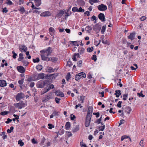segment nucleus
Returning a JSON list of instances; mask_svg holds the SVG:
<instances>
[{"label":"nucleus","instance_id":"nucleus-1","mask_svg":"<svg viewBox=\"0 0 147 147\" xmlns=\"http://www.w3.org/2000/svg\"><path fill=\"white\" fill-rule=\"evenodd\" d=\"M53 49L50 47H48L47 49L42 50L40 51V52L41 53V56L44 55L45 56L50 55L53 52Z\"/></svg>","mask_w":147,"mask_h":147},{"label":"nucleus","instance_id":"nucleus-2","mask_svg":"<svg viewBox=\"0 0 147 147\" xmlns=\"http://www.w3.org/2000/svg\"><path fill=\"white\" fill-rule=\"evenodd\" d=\"M42 59L43 60L49 61H51L53 62H55V61L58 60V58L56 57L49 58V57L45 56L44 55L42 56Z\"/></svg>","mask_w":147,"mask_h":147},{"label":"nucleus","instance_id":"nucleus-3","mask_svg":"<svg viewBox=\"0 0 147 147\" xmlns=\"http://www.w3.org/2000/svg\"><path fill=\"white\" fill-rule=\"evenodd\" d=\"M82 77L84 78L86 77V75L85 73L81 72L76 75L75 77V79L76 80H78Z\"/></svg>","mask_w":147,"mask_h":147},{"label":"nucleus","instance_id":"nucleus-4","mask_svg":"<svg viewBox=\"0 0 147 147\" xmlns=\"http://www.w3.org/2000/svg\"><path fill=\"white\" fill-rule=\"evenodd\" d=\"M25 94L22 92L18 93L16 95V99L18 101H20L21 99L25 97Z\"/></svg>","mask_w":147,"mask_h":147},{"label":"nucleus","instance_id":"nucleus-5","mask_svg":"<svg viewBox=\"0 0 147 147\" xmlns=\"http://www.w3.org/2000/svg\"><path fill=\"white\" fill-rule=\"evenodd\" d=\"M47 84V81H44L43 80H42L39 82L38 83V88H42L44 87V86L46 85V84Z\"/></svg>","mask_w":147,"mask_h":147},{"label":"nucleus","instance_id":"nucleus-6","mask_svg":"<svg viewBox=\"0 0 147 147\" xmlns=\"http://www.w3.org/2000/svg\"><path fill=\"white\" fill-rule=\"evenodd\" d=\"M97 7L98 9L101 11H104L107 9V6L103 4L99 5Z\"/></svg>","mask_w":147,"mask_h":147},{"label":"nucleus","instance_id":"nucleus-7","mask_svg":"<svg viewBox=\"0 0 147 147\" xmlns=\"http://www.w3.org/2000/svg\"><path fill=\"white\" fill-rule=\"evenodd\" d=\"M19 49L21 52H26L27 51V47L25 45H20L19 46Z\"/></svg>","mask_w":147,"mask_h":147},{"label":"nucleus","instance_id":"nucleus-8","mask_svg":"<svg viewBox=\"0 0 147 147\" xmlns=\"http://www.w3.org/2000/svg\"><path fill=\"white\" fill-rule=\"evenodd\" d=\"M91 118V117H88V115L86 117L85 122V126L86 127H88L89 125Z\"/></svg>","mask_w":147,"mask_h":147},{"label":"nucleus","instance_id":"nucleus-9","mask_svg":"<svg viewBox=\"0 0 147 147\" xmlns=\"http://www.w3.org/2000/svg\"><path fill=\"white\" fill-rule=\"evenodd\" d=\"M92 107H89L88 108V111L86 115V116L88 115V117H91L92 116Z\"/></svg>","mask_w":147,"mask_h":147},{"label":"nucleus","instance_id":"nucleus-10","mask_svg":"<svg viewBox=\"0 0 147 147\" xmlns=\"http://www.w3.org/2000/svg\"><path fill=\"white\" fill-rule=\"evenodd\" d=\"M17 69L19 72L22 73H24L25 71V69L22 66H18L17 67Z\"/></svg>","mask_w":147,"mask_h":147},{"label":"nucleus","instance_id":"nucleus-11","mask_svg":"<svg viewBox=\"0 0 147 147\" xmlns=\"http://www.w3.org/2000/svg\"><path fill=\"white\" fill-rule=\"evenodd\" d=\"M51 15V13L49 11H45L43 12L40 14L41 16H49Z\"/></svg>","mask_w":147,"mask_h":147},{"label":"nucleus","instance_id":"nucleus-12","mask_svg":"<svg viewBox=\"0 0 147 147\" xmlns=\"http://www.w3.org/2000/svg\"><path fill=\"white\" fill-rule=\"evenodd\" d=\"M98 17L99 19L102 22L105 20V15L103 13H100L98 15Z\"/></svg>","mask_w":147,"mask_h":147},{"label":"nucleus","instance_id":"nucleus-13","mask_svg":"<svg viewBox=\"0 0 147 147\" xmlns=\"http://www.w3.org/2000/svg\"><path fill=\"white\" fill-rule=\"evenodd\" d=\"M135 34L136 33L135 32L130 33L128 37V38L130 39L131 40H133L135 38Z\"/></svg>","mask_w":147,"mask_h":147},{"label":"nucleus","instance_id":"nucleus-14","mask_svg":"<svg viewBox=\"0 0 147 147\" xmlns=\"http://www.w3.org/2000/svg\"><path fill=\"white\" fill-rule=\"evenodd\" d=\"M55 69H53L50 67H48L46 69V71L47 72L49 73H52L54 72Z\"/></svg>","mask_w":147,"mask_h":147},{"label":"nucleus","instance_id":"nucleus-15","mask_svg":"<svg viewBox=\"0 0 147 147\" xmlns=\"http://www.w3.org/2000/svg\"><path fill=\"white\" fill-rule=\"evenodd\" d=\"M55 94L57 96H59L63 97L64 96V94L60 90H57L55 92Z\"/></svg>","mask_w":147,"mask_h":147},{"label":"nucleus","instance_id":"nucleus-16","mask_svg":"<svg viewBox=\"0 0 147 147\" xmlns=\"http://www.w3.org/2000/svg\"><path fill=\"white\" fill-rule=\"evenodd\" d=\"M7 85L6 82L5 81L3 80H0V86L4 87Z\"/></svg>","mask_w":147,"mask_h":147},{"label":"nucleus","instance_id":"nucleus-17","mask_svg":"<svg viewBox=\"0 0 147 147\" xmlns=\"http://www.w3.org/2000/svg\"><path fill=\"white\" fill-rule=\"evenodd\" d=\"M45 74L43 73L39 74L37 76V80L38 79H43L45 78Z\"/></svg>","mask_w":147,"mask_h":147},{"label":"nucleus","instance_id":"nucleus-18","mask_svg":"<svg viewBox=\"0 0 147 147\" xmlns=\"http://www.w3.org/2000/svg\"><path fill=\"white\" fill-rule=\"evenodd\" d=\"M46 85L47 87H48V88L47 89V91H49L50 89H52L54 88V85L52 84H51L50 85L49 84H48V82H47V84H46Z\"/></svg>","mask_w":147,"mask_h":147},{"label":"nucleus","instance_id":"nucleus-19","mask_svg":"<svg viewBox=\"0 0 147 147\" xmlns=\"http://www.w3.org/2000/svg\"><path fill=\"white\" fill-rule=\"evenodd\" d=\"M115 92V95H116V97L117 98L119 97L121 94V91L120 90H116Z\"/></svg>","mask_w":147,"mask_h":147},{"label":"nucleus","instance_id":"nucleus-20","mask_svg":"<svg viewBox=\"0 0 147 147\" xmlns=\"http://www.w3.org/2000/svg\"><path fill=\"white\" fill-rule=\"evenodd\" d=\"M64 11L63 10H61L59 13L57 14V17L59 18L61 17L62 15L64 14Z\"/></svg>","mask_w":147,"mask_h":147},{"label":"nucleus","instance_id":"nucleus-21","mask_svg":"<svg viewBox=\"0 0 147 147\" xmlns=\"http://www.w3.org/2000/svg\"><path fill=\"white\" fill-rule=\"evenodd\" d=\"M14 105L15 107L18 108L19 109H21L22 108L21 102L15 103L14 104Z\"/></svg>","mask_w":147,"mask_h":147},{"label":"nucleus","instance_id":"nucleus-22","mask_svg":"<svg viewBox=\"0 0 147 147\" xmlns=\"http://www.w3.org/2000/svg\"><path fill=\"white\" fill-rule=\"evenodd\" d=\"M94 30L96 31L99 30L100 29V27H99L98 24L95 25L93 28Z\"/></svg>","mask_w":147,"mask_h":147},{"label":"nucleus","instance_id":"nucleus-23","mask_svg":"<svg viewBox=\"0 0 147 147\" xmlns=\"http://www.w3.org/2000/svg\"><path fill=\"white\" fill-rule=\"evenodd\" d=\"M19 57L18 59V61H21L24 58L23 54L22 53H20L19 54Z\"/></svg>","mask_w":147,"mask_h":147},{"label":"nucleus","instance_id":"nucleus-24","mask_svg":"<svg viewBox=\"0 0 147 147\" xmlns=\"http://www.w3.org/2000/svg\"><path fill=\"white\" fill-rule=\"evenodd\" d=\"M70 127V124L69 122H67L66 123L65 125V129L68 130L69 129V128Z\"/></svg>","mask_w":147,"mask_h":147},{"label":"nucleus","instance_id":"nucleus-25","mask_svg":"<svg viewBox=\"0 0 147 147\" xmlns=\"http://www.w3.org/2000/svg\"><path fill=\"white\" fill-rule=\"evenodd\" d=\"M131 111V108L130 107H127L126 108L125 111L128 114H129Z\"/></svg>","mask_w":147,"mask_h":147},{"label":"nucleus","instance_id":"nucleus-26","mask_svg":"<svg viewBox=\"0 0 147 147\" xmlns=\"http://www.w3.org/2000/svg\"><path fill=\"white\" fill-rule=\"evenodd\" d=\"M92 30V27L90 26H86L85 28V30L88 32L90 33V31Z\"/></svg>","mask_w":147,"mask_h":147},{"label":"nucleus","instance_id":"nucleus-27","mask_svg":"<svg viewBox=\"0 0 147 147\" xmlns=\"http://www.w3.org/2000/svg\"><path fill=\"white\" fill-rule=\"evenodd\" d=\"M64 130L63 129H61L58 132H57V137L58 136V133H59V134L61 135L64 134Z\"/></svg>","mask_w":147,"mask_h":147},{"label":"nucleus","instance_id":"nucleus-28","mask_svg":"<svg viewBox=\"0 0 147 147\" xmlns=\"http://www.w3.org/2000/svg\"><path fill=\"white\" fill-rule=\"evenodd\" d=\"M51 143L50 142L47 141L46 143L42 147H48L50 145Z\"/></svg>","mask_w":147,"mask_h":147},{"label":"nucleus","instance_id":"nucleus-29","mask_svg":"<svg viewBox=\"0 0 147 147\" xmlns=\"http://www.w3.org/2000/svg\"><path fill=\"white\" fill-rule=\"evenodd\" d=\"M71 77V75L70 73L69 72L67 74L65 78L66 80L67 81H68L69 79Z\"/></svg>","mask_w":147,"mask_h":147},{"label":"nucleus","instance_id":"nucleus-30","mask_svg":"<svg viewBox=\"0 0 147 147\" xmlns=\"http://www.w3.org/2000/svg\"><path fill=\"white\" fill-rule=\"evenodd\" d=\"M105 125H104L103 126H101L98 127V129H99V131H103L105 128Z\"/></svg>","mask_w":147,"mask_h":147},{"label":"nucleus","instance_id":"nucleus-31","mask_svg":"<svg viewBox=\"0 0 147 147\" xmlns=\"http://www.w3.org/2000/svg\"><path fill=\"white\" fill-rule=\"evenodd\" d=\"M85 49L83 48H82L80 50L78 49V51L80 54H82L84 53Z\"/></svg>","mask_w":147,"mask_h":147},{"label":"nucleus","instance_id":"nucleus-32","mask_svg":"<svg viewBox=\"0 0 147 147\" xmlns=\"http://www.w3.org/2000/svg\"><path fill=\"white\" fill-rule=\"evenodd\" d=\"M46 141V139L44 137H43L42 138V139L41 141L40 142V145L41 146H42L44 145L45 144H44V143L45 142V141Z\"/></svg>","mask_w":147,"mask_h":147},{"label":"nucleus","instance_id":"nucleus-33","mask_svg":"<svg viewBox=\"0 0 147 147\" xmlns=\"http://www.w3.org/2000/svg\"><path fill=\"white\" fill-rule=\"evenodd\" d=\"M82 60H80V61H78L77 63V66L79 67H81L82 65Z\"/></svg>","mask_w":147,"mask_h":147},{"label":"nucleus","instance_id":"nucleus-34","mask_svg":"<svg viewBox=\"0 0 147 147\" xmlns=\"http://www.w3.org/2000/svg\"><path fill=\"white\" fill-rule=\"evenodd\" d=\"M106 28V25L104 26H102L101 32L102 34H104V32L105 31V29Z\"/></svg>","mask_w":147,"mask_h":147},{"label":"nucleus","instance_id":"nucleus-35","mask_svg":"<svg viewBox=\"0 0 147 147\" xmlns=\"http://www.w3.org/2000/svg\"><path fill=\"white\" fill-rule=\"evenodd\" d=\"M23 63V65L25 66H27L28 65L29 63L26 60H22L21 61Z\"/></svg>","mask_w":147,"mask_h":147},{"label":"nucleus","instance_id":"nucleus-36","mask_svg":"<svg viewBox=\"0 0 147 147\" xmlns=\"http://www.w3.org/2000/svg\"><path fill=\"white\" fill-rule=\"evenodd\" d=\"M50 98V97L49 96H47L43 98L42 101L44 102H47L49 100Z\"/></svg>","mask_w":147,"mask_h":147},{"label":"nucleus","instance_id":"nucleus-37","mask_svg":"<svg viewBox=\"0 0 147 147\" xmlns=\"http://www.w3.org/2000/svg\"><path fill=\"white\" fill-rule=\"evenodd\" d=\"M102 42L104 44L107 45H109L110 44L109 42L107 40L105 41L104 40H102Z\"/></svg>","mask_w":147,"mask_h":147},{"label":"nucleus","instance_id":"nucleus-38","mask_svg":"<svg viewBox=\"0 0 147 147\" xmlns=\"http://www.w3.org/2000/svg\"><path fill=\"white\" fill-rule=\"evenodd\" d=\"M84 96H80V101L81 103H83L84 100Z\"/></svg>","mask_w":147,"mask_h":147},{"label":"nucleus","instance_id":"nucleus-39","mask_svg":"<svg viewBox=\"0 0 147 147\" xmlns=\"http://www.w3.org/2000/svg\"><path fill=\"white\" fill-rule=\"evenodd\" d=\"M49 31L50 32L53 33L54 32L55 30L52 27H50L49 28ZM51 34V35H52V34H53V33Z\"/></svg>","mask_w":147,"mask_h":147},{"label":"nucleus","instance_id":"nucleus-40","mask_svg":"<svg viewBox=\"0 0 147 147\" xmlns=\"http://www.w3.org/2000/svg\"><path fill=\"white\" fill-rule=\"evenodd\" d=\"M78 9L77 7H74L72 9V11L74 12H78Z\"/></svg>","mask_w":147,"mask_h":147},{"label":"nucleus","instance_id":"nucleus-41","mask_svg":"<svg viewBox=\"0 0 147 147\" xmlns=\"http://www.w3.org/2000/svg\"><path fill=\"white\" fill-rule=\"evenodd\" d=\"M94 49L93 47H88L87 49V51L88 52H92Z\"/></svg>","mask_w":147,"mask_h":147},{"label":"nucleus","instance_id":"nucleus-42","mask_svg":"<svg viewBox=\"0 0 147 147\" xmlns=\"http://www.w3.org/2000/svg\"><path fill=\"white\" fill-rule=\"evenodd\" d=\"M24 80V78H22L21 80H20L18 81V83L20 85H22L23 84Z\"/></svg>","mask_w":147,"mask_h":147},{"label":"nucleus","instance_id":"nucleus-43","mask_svg":"<svg viewBox=\"0 0 147 147\" xmlns=\"http://www.w3.org/2000/svg\"><path fill=\"white\" fill-rule=\"evenodd\" d=\"M18 144H20V146H22L24 144V143L21 140H20L18 141Z\"/></svg>","mask_w":147,"mask_h":147},{"label":"nucleus","instance_id":"nucleus-44","mask_svg":"<svg viewBox=\"0 0 147 147\" xmlns=\"http://www.w3.org/2000/svg\"><path fill=\"white\" fill-rule=\"evenodd\" d=\"M92 60H93L94 61H96L97 60L96 56L95 55H92L91 58Z\"/></svg>","mask_w":147,"mask_h":147},{"label":"nucleus","instance_id":"nucleus-45","mask_svg":"<svg viewBox=\"0 0 147 147\" xmlns=\"http://www.w3.org/2000/svg\"><path fill=\"white\" fill-rule=\"evenodd\" d=\"M12 53L13 54V55L12 56L13 57L14 59H15L16 58V56L17 55V54L15 53L14 51H12Z\"/></svg>","mask_w":147,"mask_h":147},{"label":"nucleus","instance_id":"nucleus-46","mask_svg":"<svg viewBox=\"0 0 147 147\" xmlns=\"http://www.w3.org/2000/svg\"><path fill=\"white\" fill-rule=\"evenodd\" d=\"M8 113V112L7 111H5L2 112L0 113V115H7Z\"/></svg>","mask_w":147,"mask_h":147},{"label":"nucleus","instance_id":"nucleus-47","mask_svg":"<svg viewBox=\"0 0 147 147\" xmlns=\"http://www.w3.org/2000/svg\"><path fill=\"white\" fill-rule=\"evenodd\" d=\"M71 42L74 45L77 46H79V44L78 43L77 41H71Z\"/></svg>","mask_w":147,"mask_h":147},{"label":"nucleus","instance_id":"nucleus-48","mask_svg":"<svg viewBox=\"0 0 147 147\" xmlns=\"http://www.w3.org/2000/svg\"><path fill=\"white\" fill-rule=\"evenodd\" d=\"M70 117H70L71 119V120H73V121L76 118V117L75 116V115H73L72 114H71L70 115Z\"/></svg>","mask_w":147,"mask_h":147},{"label":"nucleus","instance_id":"nucleus-49","mask_svg":"<svg viewBox=\"0 0 147 147\" xmlns=\"http://www.w3.org/2000/svg\"><path fill=\"white\" fill-rule=\"evenodd\" d=\"M84 9H82L81 7H80L78 10V12H84Z\"/></svg>","mask_w":147,"mask_h":147},{"label":"nucleus","instance_id":"nucleus-50","mask_svg":"<svg viewBox=\"0 0 147 147\" xmlns=\"http://www.w3.org/2000/svg\"><path fill=\"white\" fill-rule=\"evenodd\" d=\"M48 126H49V128L50 129H51L54 127V126L51 123L48 124Z\"/></svg>","mask_w":147,"mask_h":147},{"label":"nucleus","instance_id":"nucleus-51","mask_svg":"<svg viewBox=\"0 0 147 147\" xmlns=\"http://www.w3.org/2000/svg\"><path fill=\"white\" fill-rule=\"evenodd\" d=\"M28 82H30L32 81H34V80L32 78V77H29L26 80Z\"/></svg>","mask_w":147,"mask_h":147},{"label":"nucleus","instance_id":"nucleus-52","mask_svg":"<svg viewBox=\"0 0 147 147\" xmlns=\"http://www.w3.org/2000/svg\"><path fill=\"white\" fill-rule=\"evenodd\" d=\"M59 112L57 111H54L53 113V114L55 116H56L59 115Z\"/></svg>","mask_w":147,"mask_h":147},{"label":"nucleus","instance_id":"nucleus-53","mask_svg":"<svg viewBox=\"0 0 147 147\" xmlns=\"http://www.w3.org/2000/svg\"><path fill=\"white\" fill-rule=\"evenodd\" d=\"M79 129L78 127H76L75 128L73 129L72 130L73 132L74 133H75L78 131Z\"/></svg>","mask_w":147,"mask_h":147},{"label":"nucleus","instance_id":"nucleus-54","mask_svg":"<svg viewBox=\"0 0 147 147\" xmlns=\"http://www.w3.org/2000/svg\"><path fill=\"white\" fill-rule=\"evenodd\" d=\"M122 103V102L119 101L118 102L117 104V106L119 108L121 107V104Z\"/></svg>","mask_w":147,"mask_h":147},{"label":"nucleus","instance_id":"nucleus-55","mask_svg":"<svg viewBox=\"0 0 147 147\" xmlns=\"http://www.w3.org/2000/svg\"><path fill=\"white\" fill-rule=\"evenodd\" d=\"M93 114L96 115V118L99 117L100 116V113L99 112L94 113Z\"/></svg>","mask_w":147,"mask_h":147},{"label":"nucleus","instance_id":"nucleus-56","mask_svg":"<svg viewBox=\"0 0 147 147\" xmlns=\"http://www.w3.org/2000/svg\"><path fill=\"white\" fill-rule=\"evenodd\" d=\"M19 11L21 12H22L23 13H24L25 11V9L23 7H20Z\"/></svg>","mask_w":147,"mask_h":147},{"label":"nucleus","instance_id":"nucleus-57","mask_svg":"<svg viewBox=\"0 0 147 147\" xmlns=\"http://www.w3.org/2000/svg\"><path fill=\"white\" fill-rule=\"evenodd\" d=\"M128 96V94H123V99L124 100H125L127 99V97Z\"/></svg>","mask_w":147,"mask_h":147},{"label":"nucleus","instance_id":"nucleus-58","mask_svg":"<svg viewBox=\"0 0 147 147\" xmlns=\"http://www.w3.org/2000/svg\"><path fill=\"white\" fill-rule=\"evenodd\" d=\"M61 100V98H58L57 97H56L55 98V102L57 103H59V100Z\"/></svg>","mask_w":147,"mask_h":147},{"label":"nucleus","instance_id":"nucleus-59","mask_svg":"<svg viewBox=\"0 0 147 147\" xmlns=\"http://www.w3.org/2000/svg\"><path fill=\"white\" fill-rule=\"evenodd\" d=\"M42 66L40 65H37V70L39 71L41 70L42 69Z\"/></svg>","mask_w":147,"mask_h":147},{"label":"nucleus","instance_id":"nucleus-60","mask_svg":"<svg viewBox=\"0 0 147 147\" xmlns=\"http://www.w3.org/2000/svg\"><path fill=\"white\" fill-rule=\"evenodd\" d=\"M66 133L67 134L68 137L71 136L72 135L71 133L70 132L66 131Z\"/></svg>","mask_w":147,"mask_h":147},{"label":"nucleus","instance_id":"nucleus-61","mask_svg":"<svg viewBox=\"0 0 147 147\" xmlns=\"http://www.w3.org/2000/svg\"><path fill=\"white\" fill-rule=\"evenodd\" d=\"M128 138V136H122L121 138V141H123L125 139H126Z\"/></svg>","mask_w":147,"mask_h":147},{"label":"nucleus","instance_id":"nucleus-62","mask_svg":"<svg viewBox=\"0 0 147 147\" xmlns=\"http://www.w3.org/2000/svg\"><path fill=\"white\" fill-rule=\"evenodd\" d=\"M137 94L139 97H144L145 96V95H143V94H142V93H138Z\"/></svg>","mask_w":147,"mask_h":147},{"label":"nucleus","instance_id":"nucleus-63","mask_svg":"<svg viewBox=\"0 0 147 147\" xmlns=\"http://www.w3.org/2000/svg\"><path fill=\"white\" fill-rule=\"evenodd\" d=\"M80 145L82 147H87L86 145L84 144V143L83 142H81L80 143Z\"/></svg>","mask_w":147,"mask_h":147},{"label":"nucleus","instance_id":"nucleus-64","mask_svg":"<svg viewBox=\"0 0 147 147\" xmlns=\"http://www.w3.org/2000/svg\"><path fill=\"white\" fill-rule=\"evenodd\" d=\"M146 16H142L141 17L140 20L141 21H143L145 20L146 19Z\"/></svg>","mask_w":147,"mask_h":147}]
</instances>
